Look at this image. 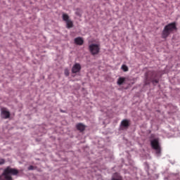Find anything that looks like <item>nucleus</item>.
Here are the masks:
<instances>
[{"label":"nucleus","mask_w":180,"mask_h":180,"mask_svg":"<svg viewBox=\"0 0 180 180\" xmlns=\"http://www.w3.org/2000/svg\"><path fill=\"white\" fill-rule=\"evenodd\" d=\"M65 75L66 77H68V75H70V71L68 70V69L65 70Z\"/></svg>","instance_id":"4468645a"},{"label":"nucleus","mask_w":180,"mask_h":180,"mask_svg":"<svg viewBox=\"0 0 180 180\" xmlns=\"http://www.w3.org/2000/svg\"><path fill=\"white\" fill-rule=\"evenodd\" d=\"M174 30H176V23L172 22L166 25L162 32V39H167Z\"/></svg>","instance_id":"f03ea898"},{"label":"nucleus","mask_w":180,"mask_h":180,"mask_svg":"<svg viewBox=\"0 0 180 180\" xmlns=\"http://www.w3.org/2000/svg\"><path fill=\"white\" fill-rule=\"evenodd\" d=\"M121 126L122 127H124L122 129H127V127L130 126V122L128 120H123L121 122Z\"/></svg>","instance_id":"9d476101"},{"label":"nucleus","mask_w":180,"mask_h":180,"mask_svg":"<svg viewBox=\"0 0 180 180\" xmlns=\"http://www.w3.org/2000/svg\"><path fill=\"white\" fill-rule=\"evenodd\" d=\"M116 175H117V173H116L115 174H114V176H116Z\"/></svg>","instance_id":"f3484780"},{"label":"nucleus","mask_w":180,"mask_h":180,"mask_svg":"<svg viewBox=\"0 0 180 180\" xmlns=\"http://www.w3.org/2000/svg\"><path fill=\"white\" fill-rule=\"evenodd\" d=\"M150 146L155 150L157 155H161V146L160 145V140L158 139L151 140Z\"/></svg>","instance_id":"7ed1b4c3"},{"label":"nucleus","mask_w":180,"mask_h":180,"mask_svg":"<svg viewBox=\"0 0 180 180\" xmlns=\"http://www.w3.org/2000/svg\"><path fill=\"white\" fill-rule=\"evenodd\" d=\"M122 70L124 72H127V71H129V68H128L127 65H122Z\"/></svg>","instance_id":"ddd939ff"},{"label":"nucleus","mask_w":180,"mask_h":180,"mask_svg":"<svg viewBox=\"0 0 180 180\" xmlns=\"http://www.w3.org/2000/svg\"><path fill=\"white\" fill-rule=\"evenodd\" d=\"M76 127L77 130H79V131H84V130H85L86 127L82 123H79L76 125Z\"/></svg>","instance_id":"9b49d317"},{"label":"nucleus","mask_w":180,"mask_h":180,"mask_svg":"<svg viewBox=\"0 0 180 180\" xmlns=\"http://www.w3.org/2000/svg\"><path fill=\"white\" fill-rule=\"evenodd\" d=\"M19 170L7 167L0 175V180H13L12 175H18Z\"/></svg>","instance_id":"f257e3e1"},{"label":"nucleus","mask_w":180,"mask_h":180,"mask_svg":"<svg viewBox=\"0 0 180 180\" xmlns=\"http://www.w3.org/2000/svg\"><path fill=\"white\" fill-rule=\"evenodd\" d=\"M89 50L92 56H96V54H99L101 47L99 46V44H91L89 46Z\"/></svg>","instance_id":"423d86ee"},{"label":"nucleus","mask_w":180,"mask_h":180,"mask_svg":"<svg viewBox=\"0 0 180 180\" xmlns=\"http://www.w3.org/2000/svg\"><path fill=\"white\" fill-rule=\"evenodd\" d=\"M79 71H81V65L79 63H75L72 68V74H77Z\"/></svg>","instance_id":"0eeeda50"},{"label":"nucleus","mask_w":180,"mask_h":180,"mask_svg":"<svg viewBox=\"0 0 180 180\" xmlns=\"http://www.w3.org/2000/svg\"><path fill=\"white\" fill-rule=\"evenodd\" d=\"M126 81V77H119L117 82V85H123Z\"/></svg>","instance_id":"f8f14e48"},{"label":"nucleus","mask_w":180,"mask_h":180,"mask_svg":"<svg viewBox=\"0 0 180 180\" xmlns=\"http://www.w3.org/2000/svg\"><path fill=\"white\" fill-rule=\"evenodd\" d=\"M1 117L3 119H9L11 117V112L5 109L1 110Z\"/></svg>","instance_id":"6e6552de"},{"label":"nucleus","mask_w":180,"mask_h":180,"mask_svg":"<svg viewBox=\"0 0 180 180\" xmlns=\"http://www.w3.org/2000/svg\"><path fill=\"white\" fill-rule=\"evenodd\" d=\"M75 43L77 46H82L84 44V39L81 37H77L75 39Z\"/></svg>","instance_id":"1a4fd4ad"},{"label":"nucleus","mask_w":180,"mask_h":180,"mask_svg":"<svg viewBox=\"0 0 180 180\" xmlns=\"http://www.w3.org/2000/svg\"><path fill=\"white\" fill-rule=\"evenodd\" d=\"M28 169H33V166H30Z\"/></svg>","instance_id":"dca6fc26"},{"label":"nucleus","mask_w":180,"mask_h":180,"mask_svg":"<svg viewBox=\"0 0 180 180\" xmlns=\"http://www.w3.org/2000/svg\"><path fill=\"white\" fill-rule=\"evenodd\" d=\"M62 19L63 20H64V22H65L67 29H71L74 27V22H72V20H71V19H70V16L68 15V14L63 13L62 15Z\"/></svg>","instance_id":"39448f33"},{"label":"nucleus","mask_w":180,"mask_h":180,"mask_svg":"<svg viewBox=\"0 0 180 180\" xmlns=\"http://www.w3.org/2000/svg\"><path fill=\"white\" fill-rule=\"evenodd\" d=\"M155 72L148 71L145 75L146 81H152L153 84H158L159 80L158 79H155Z\"/></svg>","instance_id":"20e7f679"},{"label":"nucleus","mask_w":180,"mask_h":180,"mask_svg":"<svg viewBox=\"0 0 180 180\" xmlns=\"http://www.w3.org/2000/svg\"><path fill=\"white\" fill-rule=\"evenodd\" d=\"M4 164H5V160L1 159L0 160V165H4Z\"/></svg>","instance_id":"2eb2a0df"}]
</instances>
